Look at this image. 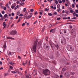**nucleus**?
<instances>
[{
  "instance_id": "obj_34",
  "label": "nucleus",
  "mask_w": 78,
  "mask_h": 78,
  "mask_svg": "<svg viewBox=\"0 0 78 78\" xmlns=\"http://www.w3.org/2000/svg\"><path fill=\"white\" fill-rule=\"evenodd\" d=\"M27 9L26 8H24L23 10V12H25V11H26Z\"/></svg>"
},
{
  "instance_id": "obj_27",
  "label": "nucleus",
  "mask_w": 78,
  "mask_h": 78,
  "mask_svg": "<svg viewBox=\"0 0 78 78\" xmlns=\"http://www.w3.org/2000/svg\"><path fill=\"white\" fill-rule=\"evenodd\" d=\"M48 16H52V14L51 13H48Z\"/></svg>"
},
{
  "instance_id": "obj_50",
  "label": "nucleus",
  "mask_w": 78,
  "mask_h": 78,
  "mask_svg": "<svg viewBox=\"0 0 78 78\" xmlns=\"http://www.w3.org/2000/svg\"><path fill=\"white\" fill-rule=\"evenodd\" d=\"M24 16V19H25V17H27V15L25 14Z\"/></svg>"
},
{
  "instance_id": "obj_3",
  "label": "nucleus",
  "mask_w": 78,
  "mask_h": 78,
  "mask_svg": "<svg viewBox=\"0 0 78 78\" xmlns=\"http://www.w3.org/2000/svg\"><path fill=\"white\" fill-rule=\"evenodd\" d=\"M43 45V48L44 50H46V51H48L50 50V46L48 44L46 43H44Z\"/></svg>"
},
{
  "instance_id": "obj_54",
  "label": "nucleus",
  "mask_w": 78,
  "mask_h": 78,
  "mask_svg": "<svg viewBox=\"0 0 78 78\" xmlns=\"http://www.w3.org/2000/svg\"><path fill=\"white\" fill-rule=\"evenodd\" d=\"M4 10H6V7H4Z\"/></svg>"
},
{
  "instance_id": "obj_2",
  "label": "nucleus",
  "mask_w": 78,
  "mask_h": 78,
  "mask_svg": "<svg viewBox=\"0 0 78 78\" xmlns=\"http://www.w3.org/2000/svg\"><path fill=\"white\" fill-rule=\"evenodd\" d=\"M43 73L44 75L47 76V75H50V72L48 69H43L42 70Z\"/></svg>"
},
{
  "instance_id": "obj_32",
  "label": "nucleus",
  "mask_w": 78,
  "mask_h": 78,
  "mask_svg": "<svg viewBox=\"0 0 78 78\" xmlns=\"http://www.w3.org/2000/svg\"><path fill=\"white\" fill-rule=\"evenodd\" d=\"M45 28L44 27L42 29V32H44V30H45Z\"/></svg>"
},
{
  "instance_id": "obj_33",
  "label": "nucleus",
  "mask_w": 78,
  "mask_h": 78,
  "mask_svg": "<svg viewBox=\"0 0 78 78\" xmlns=\"http://www.w3.org/2000/svg\"><path fill=\"white\" fill-rule=\"evenodd\" d=\"M34 15L36 16L37 14V12H35L34 13Z\"/></svg>"
},
{
  "instance_id": "obj_63",
  "label": "nucleus",
  "mask_w": 78,
  "mask_h": 78,
  "mask_svg": "<svg viewBox=\"0 0 78 78\" xmlns=\"http://www.w3.org/2000/svg\"><path fill=\"white\" fill-rule=\"evenodd\" d=\"M55 78H59V76H56Z\"/></svg>"
},
{
  "instance_id": "obj_22",
  "label": "nucleus",
  "mask_w": 78,
  "mask_h": 78,
  "mask_svg": "<svg viewBox=\"0 0 78 78\" xmlns=\"http://www.w3.org/2000/svg\"><path fill=\"white\" fill-rule=\"evenodd\" d=\"M6 47V44H4L3 45V48H5Z\"/></svg>"
},
{
  "instance_id": "obj_38",
  "label": "nucleus",
  "mask_w": 78,
  "mask_h": 78,
  "mask_svg": "<svg viewBox=\"0 0 78 78\" xmlns=\"http://www.w3.org/2000/svg\"><path fill=\"white\" fill-rule=\"evenodd\" d=\"M30 11H31V12H33V11H34V9H30Z\"/></svg>"
},
{
  "instance_id": "obj_58",
  "label": "nucleus",
  "mask_w": 78,
  "mask_h": 78,
  "mask_svg": "<svg viewBox=\"0 0 78 78\" xmlns=\"http://www.w3.org/2000/svg\"><path fill=\"white\" fill-rule=\"evenodd\" d=\"M67 19L68 20H69L70 19V17H68V18H67Z\"/></svg>"
},
{
  "instance_id": "obj_4",
  "label": "nucleus",
  "mask_w": 78,
  "mask_h": 78,
  "mask_svg": "<svg viewBox=\"0 0 78 78\" xmlns=\"http://www.w3.org/2000/svg\"><path fill=\"white\" fill-rule=\"evenodd\" d=\"M71 34L72 35V36L73 37H75L76 35V32H75V29H73L71 31Z\"/></svg>"
},
{
  "instance_id": "obj_31",
  "label": "nucleus",
  "mask_w": 78,
  "mask_h": 78,
  "mask_svg": "<svg viewBox=\"0 0 78 78\" xmlns=\"http://www.w3.org/2000/svg\"><path fill=\"white\" fill-rule=\"evenodd\" d=\"M70 12L71 13H73V10H71L70 11Z\"/></svg>"
},
{
  "instance_id": "obj_10",
  "label": "nucleus",
  "mask_w": 78,
  "mask_h": 78,
  "mask_svg": "<svg viewBox=\"0 0 78 78\" xmlns=\"http://www.w3.org/2000/svg\"><path fill=\"white\" fill-rule=\"evenodd\" d=\"M8 39H12V40H15V39L11 37H8L7 38Z\"/></svg>"
},
{
  "instance_id": "obj_43",
  "label": "nucleus",
  "mask_w": 78,
  "mask_h": 78,
  "mask_svg": "<svg viewBox=\"0 0 78 78\" xmlns=\"http://www.w3.org/2000/svg\"><path fill=\"white\" fill-rule=\"evenodd\" d=\"M10 68L11 69H13V67H12V66H10Z\"/></svg>"
},
{
  "instance_id": "obj_47",
  "label": "nucleus",
  "mask_w": 78,
  "mask_h": 78,
  "mask_svg": "<svg viewBox=\"0 0 78 78\" xmlns=\"http://www.w3.org/2000/svg\"><path fill=\"white\" fill-rule=\"evenodd\" d=\"M70 78H75V76H71Z\"/></svg>"
},
{
  "instance_id": "obj_48",
  "label": "nucleus",
  "mask_w": 78,
  "mask_h": 78,
  "mask_svg": "<svg viewBox=\"0 0 78 78\" xmlns=\"http://www.w3.org/2000/svg\"><path fill=\"white\" fill-rule=\"evenodd\" d=\"M37 22V20H36V21H35L34 23V24H35V23H36Z\"/></svg>"
},
{
  "instance_id": "obj_61",
  "label": "nucleus",
  "mask_w": 78,
  "mask_h": 78,
  "mask_svg": "<svg viewBox=\"0 0 78 78\" xmlns=\"http://www.w3.org/2000/svg\"><path fill=\"white\" fill-rule=\"evenodd\" d=\"M53 8L54 9H56V6L54 7H53Z\"/></svg>"
},
{
  "instance_id": "obj_59",
  "label": "nucleus",
  "mask_w": 78,
  "mask_h": 78,
  "mask_svg": "<svg viewBox=\"0 0 78 78\" xmlns=\"http://www.w3.org/2000/svg\"><path fill=\"white\" fill-rule=\"evenodd\" d=\"M39 13H40V15H42V13L41 12H40Z\"/></svg>"
},
{
  "instance_id": "obj_28",
  "label": "nucleus",
  "mask_w": 78,
  "mask_h": 78,
  "mask_svg": "<svg viewBox=\"0 0 78 78\" xmlns=\"http://www.w3.org/2000/svg\"><path fill=\"white\" fill-rule=\"evenodd\" d=\"M67 14L69 15L70 14V12L69 11H67L66 13Z\"/></svg>"
},
{
  "instance_id": "obj_21",
  "label": "nucleus",
  "mask_w": 78,
  "mask_h": 78,
  "mask_svg": "<svg viewBox=\"0 0 78 78\" xmlns=\"http://www.w3.org/2000/svg\"><path fill=\"white\" fill-rule=\"evenodd\" d=\"M70 21H72V22H74V21H75V20H68L67 21V22H70Z\"/></svg>"
},
{
  "instance_id": "obj_19",
  "label": "nucleus",
  "mask_w": 78,
  "mask_h": 78,
  "mask_svg": "<svg viewBox=\"0 0 78 78\" xmlns=\"http://www.w3.org/2000/svg\"><path fill=\"white\" fill-rule=\"evenodd\" d=\"M50 58L51 59H53V55H51L50 56Z\"/></svg>"
},
{
  "instance_id": "obj_15",
  "label": "nucleus",
  "mask_w": 78,
  "mask_h": 78,
  "mask_svg": "<svg viewBox=\"0 0 78 78\" xmlns=\"http://www.w3.org/2000/svg\"><path fill=\"white\" fill-rule=\"evenodd\" d=\"M9 75V73H5L4 74V76H6Z\"/></svg>"
},
{
  "instance_id": "obj_52",
  "label": "nucleus",
  "mask_w": 78,
  "mask_h": 78,
  "mask_svg": "<svg viewBox=\"0 0 78 78\" xmlns=\"http://www.w3.org/2000/svg\"><path fill=\"white\" fill-rule=\"evenodd\" d=\"M63 19H65L66 20L67 19V17H63Z\"/></svg>"
},
{
  "instance_id": "obj_45",
  "label": "nucleus",
  "mask_w": 78,
  "mask_h": 78,
  "mask_svg": "<svg viewBox=\"0 0 78 78\" xmlns=\"http://www.w3.org/2000/svg\"><path fill=\"white\" fill-rule=\"evenodd\" d=\"M57 20H61V18L59 17L57 19Z\"/></svg>"
},
{
  "instance_id": "obj_11",
  "label": "nucleus",
  "mask_w": 78,
  "mask_h": 78,
  "mask_svg": "<svg viewBox=\"0 0 78 78\" xmlns=\"http://www.w3.org/2000/svg\"><path fill=\"white\" fill-rule=\"evenodd\" d=\"M3 26H4L3 27V29H4L6 27V22H5L3 23Z\"/></svg>"
},
{
  "instance_id": "obj_40",
  "label": "nucleus",
  "mask_w": 78,
  "mask_h": 78,
  "mask_svg": "<svg viewBox=\"0 0 78 78\" xmlns=\"http://www.w3.org/2000/svg\"><path fill=\"white\" fill-rule=\"evenodd\" d=\"M72 7L73 8L75 7V5H74V4H72Z\"/></svg>"
},
{
  "instance_id": "obj_44",
  "label": "nucleus",
  "mask_w": 78,
  "mask_h": 78,
  "mask_svg": "<svg viewBox=\"0 0 78 78\" xmlns=\"http://www.w3.org/2000/svg\"><path fill=\"white\" fill-rule=\"evenodd\" d=\"M16 14L17 15H19V14H20V12H17Z\"/></svg>"
},
{
  "instance_id": "obj_5",
  "label": "nucleus",
  "mask_w": 78,
  "mask_h": 78,
  "mask_svg": "<svg viewBox=\"0 0 78 78\" xmlns=\"http://www.w3.org/2000/svg\"><path fill=\"white\" fill-rule=\"evenodd\" d=\"M68 48L70 51H72L74 50V47L71 45H69Z\"/></svg>"
},
{
  "instance_id": "obj_49",
  "label": "nucleus",
  "mask_w": 78,
  "mask_h": 78,
  "mask_svg": "<svg viewBox=\"0 0 78 78\" xmlns=\"http://www.w3.org/2000/svg\"><path fill=\"white\" fill-rule=\"evenodd\" d=\"M18 74H19V75H21V74H22V73H20V72L18 71Z\"/></svg>"
},
{
  "instance_id": "obj_8",
  "label": "nucleus",
  "mask_w": 78,
  "mask_h": 78,
  "mask_svg": "<svg viewBox=\"0 0 78 78\" xmlns=\"http://www.w3.org/2000/svg\"><path fill=\"white\" fill-rule=\"evenodd\" d=\"M61 42L62 44H66V40L65 39H63L61 40Z\"/></svg>"
},
{
  "instance_id": "obj_62",
  "label": "nucleus",
  "mask_w": 78,
  "mask_h": 78,
  "mask_svg": "<svg viewBox=\"0 0 78 78\" xmlns=\"http://www.w3.org/2000/svg\"><path fill=\"white\" fill-rule=\"evenodd\" d=\"M75 11L76 13H78V10H76Z\"/></svg>"
},
{
  "instance_id": "obj_14",
  "label": "nucleus",
  "mask_w": 78,
  "mask_h": 78,
  "mask_svg": "<svg viewBox=\"0 0 78 78\" xmlns=\"http://www.w3.org/2000/svg\"><path fill=\"white\" fill-rule=\"evenodd\" d=\"M52 47H53V48H52V50H53V48H55V47H56V45L55 44H52Z\"/></svg>"
},
{
  "instance_id": "obj_36",
  "label": "nucleus",
  "mask_w": 78,
  "mask_h": 78,
  "mask_svg": "<svg viewBox=\"0 0 78 78\" xmlns=\"http://www.w3.org/2000/svg\"><path fill=\"white\" fill-rule=\"evenodd\" d=\"M15 71L17 73H18L19 72V70H18V69H16Z\"/></svg>"
},
{
  "instance_id": "obj_12",
  "label": "nucleus",
  "mask_w": 78,
  "mask_h": 78,
  "mask_svg": "<svg viewBox=\"0 0 78 78\" xmlns=\"http://www.w3.org/2000/svg\"><path fill=\"white\" fill-rule=\"evenodd\" d=\"M32 17V15H29L28 16V17H26V19H30Z\"/></svg>"
},
{
  "instance_id": "obj_46",
  "label": "nucleus",
  "mask_w": 78,
  "mask_h": 78,
  "mask_svg": "<svg viewBox=\"0 0 78 78\" xmlns=\"http://www.w3.org/2000/svg\"><path fill=\"white\" fill-rule=\"evenodd\" d=\"M1 19L2 20H3L4 19V17H3V16H2V17H1Z\"/></svg>"
},
{
  "instance_id": "obj_64",
  "label": "nucleus",
  "mask_w": 78,
  "mask_h": 78,
  "mask_svg": "<svg viewBox=\"0 0 78 78\" xmlns=\"http://www.w3.org/2000/svg\"><path fill=\"white\" fill-rule=\"evenodd\" d=\"M26 78H28L29 77V76L27 75L26 76Z\"/></svg>"
},
{
  "instance_id": "obj_35",
  "label": "nucleus",
  "mask_w": 78,
  "mask_h": 78,
  "mask_svg": "<svg viewBox=\"0 0 78 78\" xmlns=\"http://www.w3.org/2000/svg\"><path fill=\"white\" fill-rule=\"evenodd\" d=\"M22 64L23 65V66H25V63H24V62L23 61L22 62Z\"/></svg>"
},
{
  "instance_id": "obj_18",
  "label": "nucleus",
  "mask_w": 78,
  "mask_h": 78,
  "mask_svg": "<svg viewBox=\"0 0 78 78\" xmlns=\"http://www.w3.org/2000/svg\"><path fill=\"white\" fill-rule=\"evenodd\" d=\"M16 6V5H15V6L12 5L11 6L12 9H14V8H15Z\"/></svg>"
},
{
  "instance_id": "obj_30",
  "label": "nucleus",
  "mask_w": 78,
  "mask_h": 78,
  "mask_svg": "<svg viewBox=\"0 0 78 78\" xmlns=\"http://www.w3.org/2000/svg\"><path fill=\"white\" fill-rule=\"evenodd\" d=\"M12 73H16L14 71H11Z\"/></svg>"
},
{
  "instance_id": "obj_13",
  "label": "nucleus",
  "mask_w": 78,
  "mask_h": 78,
  "mask_svg": "<svg viewBox=\"0 0 78 78\" xmlns=\"http://www.w3.org/2000/svg\"><path fill=\"white\" fill-rule=\"evenodd\" d=\"M49 43L50 44L51 48H53V46H52L53 44H52V42L51 41H49Z\"/></svg>"
},
{
  "instance_id": "obj_7",
  "label": "nucleus",
  "mask_w": 78,
  "mask_h": 78,
  "mask_svg": "<svg viewBox=\"0 0 78 78\" xmlns=\"http://www.w3.org/2000/svg\"><path fill=\"white\" fill-rule=\"evenodd\" d=\"M17 33V31L16 30H12L11 32L10 33V34L11 35H12L14 36V35H15Z\"/></svg>"
},
{
  "instance_id": "obj_41",
  "label": "nucleus",
  "mask_w": 78,
  "mask_h": 78,
  "mask_svg": "<svg viewBox=\"0 0 78 78\" xmlns=\"http://www.w3.org/2000/svg\"><path fill=\"white\" fill-rule=\"evenodd\" d=\"M54 15H57V12H55L53 13Z\"/></svg>"
},
{
  "instance_id": "obj_25",
  "label": "nucleus",
  "mask_w": 78,
  "mask_h": 78,
  "mask_svg": "<svg viewBox=\"0 0 78 78\" xmlns=\"http://www.w3.org/2000/svg\"><path fill=\"white\" fill-rule=\"evenodd\" d=\"M7 16H8V15L5 14L4 15V17H7Z\"/></svg>"
},
{
  "instance_id": "obj_39",
  "label": "nucleus",
  "mask_w": 78,
  "mask_h": 78,
  "mask_svg": "<svg viewBox=\"0 0 78 78\" xmlns=\"http://www.w3.org/2000/svg\"><path fill=\"white\" fill-rule=\"evenodd\" d=\"M71 19H75V20L76 19V17H74L73 18H72Z\"/></svg>"
},
{
  "instance_id": "obj_20",
  "label": "nucleus",
  "mask_w": 78,
  "mask_h": 78,
  "mask_svg": "<svg viewBox=\"0 0 78 78\" xmlns=\"http://www.w3.org/2000/svg\"><path fill=\"white\" fill-rule=\"evenodd\" d=\"M55 47H56L57 49H58V48H59V45L58 44H57L56 45H55Z\"/></svg>"
},
{
  "instance_id": "obj_16",
  "label": "nucleus",
  "mask_w": 78,
  "mask_h": 78,
  "mask_svg": "<svg viewBox=\"0 0 78 78\" xmlns=\"http://www.w3.org/2000/svg\"><path fill=\"white\" fill-rule=\"evenodd\" d=\"M66 70V68H63L62 69V71L63 72H65Z\"/></svg>"
},
{
  "instance_id": "obj_57",
  "label": "nucleus",
  "mask_w": 78,
  "mask_h": 78,
  "mask_svg": "<svg viewBox=\"0 0 78 78\" xmlns=\"http://www.w3.org/2000/svg\"><path fill=\"white\" fill-rule=\"evenodd\" d=\"M53 30V29H51V30H50V32L51 33L52 32Z\"/></svg>"
},
{
  "instance_id": "obj_55",
  "label": "nucleus",
  "mask_w": 78,
  "mask_h": 78,
  "mask_svg": "<svg viewBox=\"0 0 78 78\" xmlns=\"http://www.w3.org/2000/svg\"><path fill=\"white\" fill-rule=\"evenodd\" d=\"M71 22H69L68 23H66V24H72V23H71Z\"/></svg>"
},
{
  "instance_id": "obj_6",
  "label": "nucleus",
  "mask_w": 78,
  "mask_h": 78,
  "mask_svg": "<svg viewBox=\"0 0 78 78\" xmlns=\"http://www.w3.org/2000/svg\"><path fill=\"white\" fill-rule=\"evenodd\" d=\"M65 76L66 78L70 77V73L68 71H66L65 73Z\"/></svg>"
},
{
  "instance_id": "obj_24",
  "label": "nucleus",
  "mask_w": 78,
  "mask_h": 78,
  "mask_svg": "<svg viewBox=\"0 0 78 78\" xmlns=\"http://www.w3.org/2000/svg\"><path fill=\"white\" fill-rule=\"evenodd\" d=\"M57 7L58 8H60V5L58 4L57 5Z\"/></svg>"
},
{
  "instance_id": "obj_53",
  "label": "nucleus",
  "mask_w": 78,
  "mask_h": 78,
  "mask_svg": "<svg viewBox=\"0 0 78 78\" xmlns=\"http://www.w3.org/2000/svg\"><path fill=\"white\" fill-rule=\"evenodd\" d=\"M22 17H20L19 18V19H20V20H21L22 19Z\"/></svg>"
},
{
  "instance_id": "obj_1",
  "label": "nucleus",
  "mask_w": 78,
  "mask_h": 78,
  "mask_svg": "<svg viewBox=\"0 0 78 78\" xmlns=\"http://www.w3.org/2000/svg\"><path fill=\"white\" fill-rule=\"evenodd\" d=\"M37 41L36 40L34 42V43L32 46V49L31 48L32 53H36V48L37 47ZM34 51V52H33Z\"/></svg>"
},
{
  "instance_id": "obj_60",
  "label": "nucleus",
  "mask_w": 78,
  "mask_h": 78,
  "mask_svg": "<svg viewBox=\"0 0 78 78\" xmlns=\"http://www.w3.org/2000/svg\"><path fill=\"white\" fill-rule=\"evenodd\" d=\"M2 14H5V11H2Z\"/></svg>"
},
{
  "instance_id": "obj_9",
  "label": "nucleus",
  "mask_w": 78,
  "mask_h": 78,
  "mask_svg": "<svg viewBox=\"0 0 78 78\" xmlns=\"http://www.w3.org/2000/svg\"><path fill=\"white\" fill-rule=\"evenodd\" d=\"M42 46V41H39L37 44V46L38 47H41Z\"/></svg>"
},
{
  "instance_id": "obj_37",
  "label": "nucleus",
  "mask_w": 78,
  "mask_h": 78,
  "mask_svg": "<svg viewBox=\"0 0 78 78\" xmlns=\"http://www.w3.org/2000/svg\"><path fill=\"white\" fill-rule=\"evenodd\" d=\"M52 25L51 24H50L49 25V28H51V27H52Z\"/></svg>"
},
{
  "instance_id": "obj_51",
  "label": "nucleus",
  "mask_w": 78,
  "mask_h": 78,
  "mask_svg": "<svg viewBox=\"0 0 78 78\" xmlns=\"http://www.w3.org/2000/svg\"><path fill=\"white\" fill-rule=\"evenodd\" d=\"M55 31V29H53L52 33H54Z\"/></svg>"
},
{
  "instance_id": "obj_23",
  "label": "nucleus",
  "mask_w": 78,
  "mask_h": 78,
  "mask_svg": "<svg viewBox=\"0 0 78 78\" xmlns=\"http://www.w3.org/2000/svg\"><path fill=\"white\" fill-rule=\"evenodd\" d=\"M70 74L71 75H75V73L74 72H70Z\"/></svg>"
},
{
  "instance_id": "obj_17",
  "label": "nucleus",
  "mask_w": 78,
  "mask_h": 78,
  "mask_svg": "<svg viewBox=\"0 0 78 78\" xmlns=\"http://www.w3.org/2000/svg\"><path fill=\"white\" fill-rule=\"evenodd\" d=\"M24 5V2H22L20 3V5H21V6H23Z\"/></svg>"
},
{
  "instance_id": "obj_56",
  "label": "nucleus",
  "mask_w": 78,
  "mask_h": 78,
  "mask_svg": "<svg viewBox=\"0 0 78 78\" xmlns=\"http://www.w3.org/2000/svg\"><path fill=\"white\" fill-rule=\"evenodd\" d=\"M12 23V22L10 21L9 23V24H11Z\"/></svg>"
},
{
  "instance_id": "obj_42",
  "label": "nucleus",
  "mask_w": 78,
  "mask_h": 78,
  "mask_svg": "<svg viewBox=\"0 0 78 78\" xmlns=\"http://www.w3.org/2000/svg\"><path fill=\"white\" fill-rule=\"evenodd\" d=\"M49 10V9L45 8V11H48Z\"/></svg>"
},
{
  "instance_id": "obj_26",
  "label": "nucleus",
  "mask_w": 78,
  "mask_h": 78,
  "mask_svg": "<svg viewBox=\"0 0 78 78\" xmlns=\"http://www.w3.org/2000/svg\"><path fill=\"white\" fill-rule=\"evenodd\" d=\"M9 62V63L11 65H12V66H13V64H12V62Z\"/></svg>"
},
{
  "instance_id": "obj_29",
  "label": "nucleus",
  "mask_w": 78,
  "mask_h": 78,
  "mask_svg": "<svg viewBox=\"0 0 78 78\" xmlns=\"http://www.w3.org/2000/svg\"><path fill=\"white\" fill-rule=\"evenodd\" d=\"M58 2L59 3H62V1L61 0H58Z\"/></svg>"
}]
</instances>
